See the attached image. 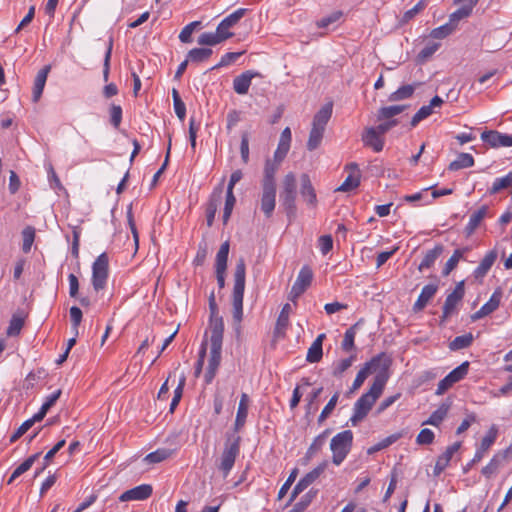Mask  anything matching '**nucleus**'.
<instances>
[{
	"label": "nucleus",
	"mask_w": 512,
	"mask_h": 512,
	"mask_svg": "<svg viewBox=\"0 0 512 512\" xmlns=\"http://www.w3.org/2000/svg\"><path fill=\"white\" fill-rule=\"evenodd\" d=\"M388 376L385 373H379L375 376L373 383L365 394H363L354 404V413L350 418V422L353 426H356L360 421H362L377 399L381 396L385 384L387 382Z\"/></svg>",
	"instance_id": "nucleus-1"
},
{
	"label": "nucleus",
	"mask_w": 512,
	"mask_h": 512,
	"mask_svg": "<svg viewBox=\"0 0 512 512\" xmlns=\"http://www.w3.org/2000/svg\"><path fill=\"white\" fill-rule=\"evenodd\" d=\"M246 264L239 258L234 270V287L232 293L233 319L240 323L243 318V296L245 290Z\"/></svg>",
	"instance_id": "nucleus-2"
},
{
	"label": "nucleus",
	"mask_w": 512,
	"mask_h": 512,
	"mask_svg": "<svg viewBox=\"0 0 512 512\" xmlns=\"http://www.w3.org/2000/svg\"><path fill=\"white\" fill-rule=\"evenodd\" d=\"M332 110L333 104L329 102L322 106L321 109L314 115L312 128L310 130L309 138L307 141V149L309 151H313L320 146L326 125L332 116Z\"/></svg>",
	"instance_id": "nucleus-3"
},
{
	"label": "nucleus",
	"mask_w": 512,
	"mask_h": 512,
	"mask_svg": "<svg viewBox=\"0 0 512 512\" xmlns=\"http://www.w3.org/2000/svg\"><path fill=\"white\" fill-rule=\"evenodd\" d=\"M223 333L220 325L215 324L213 333H210V357L208 367L205 373L206 383H211L214 379L221 362V350L223 343Z\"/></svg>",
	"instance_id": "nucleus-4"
},
{
	"label": "nucleus",
	"mask_w": 512,
	"mask_h": 512,
	"mask_svg": "<svg viewBox=\"0 0 512 512\" xmlns=\"http://www.w3.org/2000/svg\"><path fill=\"white\" fill-rule=\"evenodd\" d=\"M353 442V433L350 430H344L336 434L330 442L332 451V462L340 465L351 450Z\"/></svg>",
	"instance_id": "nucleus-5"
},
{
	"label": "nucleus",
	"mask_w": 512,
	"mask_h": 512,
	"mask_svg": "<svg viewBox=\"0 0 512 512\" xmlns=\"http://www.w3.org/2000/svg\"><path fill=\"white\" fill-rule=\"evenodd\" d=\"M109 272V259L106 253L100 254L92 266V285L95 291L103 290L106 286Z\"/></svg>",
	"instance_id": "nucleus-6"
},
{
	"label": "nucleus",
	"mask_w": 512,
	"mask_h": 512,
	"mask_svg": "<svg viewBox=\"0 0 512 512\" xmlns=\"http://www.w3.org/2000/svg\"><path fill=\"white\" fill-rule=\"evenodd\" d=\"M240 440L241 438L236 436L233 440L228 439L225 443L219 465V469L222 471L224 477L229 474L234 466L236 457L240 452Z\"/></svg>",
	"instance_id": "nucleus-7"
},
{
	"label": "nucleus",
	"mask_w": 512,
	"mask_h": 512,
	"mask_svg": "<svg viewBox=\"0 0 512 512\" xmlns=\"http://www.w3.org/2000/svg\"><path fill=\"white\" fill-rule=\"evenodd\" d=\"M312 280V269L308 265L303 266L299 271L297 279L291 288V291L289 293V299L291 301H296V299L300 297L311 285Z\"/></svg>",
	"instance_id": "nucleus-8"
},
{
	"label": "nucleus",
	"mask_w": 512,
	"mask_h": 512,
	"mask_svg": "<svg viewBox=\"0 0 512 512\" xmlns=\"http://www.w3.org/2000/svg\"><path fill=\"white\" fill-rule=\"evenodd\" d=\"M464 294V281H460L456 284L453 292L446 297L443 305L442 320L449 318L454 313L457 305L462 301Z\"/></svg>",
	"instance_id": "nucleus-9"
},
{
	"label": "nucleus",
	"mask_w": 512,
	"mask_h": 512,
	"mask_svg": "<svg viewBox=\"0 0 512 512\" xmlns=\"http://www.w3.org/2000/svg\"><path fill=\"white\" fill-rule=\"evenodd\" d=\"M328 461L321 462L312 471L307 473L300 481L295 485L291 493L290 502L293 501L302 491H304L309 485H311L327 468Z\"/></svg>",
	"instance_id": "nucleus-10"
},
{
	"label": "nucleus",
	"mask_w": 512,
	"mask_h": 512,
	"mask_svg": "<svg viewBox=\"0 0 512 512\" xmlns=\"http://www.w3.org/2000/svg\"><path fill=\"white\" fill-rule=\"evenodd\" d=\"M229 247V242L225 241L221 244L216 255L215 269L219 288H223L225 286V272L227 268Z\"/></svg>",
	"instance_id": "nucleus-11"
},
{
	"label": "nucleus",
	"mask_w": 512,
	"mask_h": 512,
	"mask_svg": "<svg viewBox=\"0 0 512 512\" xmlns=\"http://www.w3.org/2000/svg\"><path fill=\"white\" fill-rule=\"evenodd\" d=\"M381 361V356L373 357L370 361L366 362L364 366L358 371L356 378L350 388V393L357 391L364 383L366 378L377 371Z\"/></svg>",
	"instance_id": "nucleus-12"
},
{
	"label": "nucleus",
	"mask_w": 512,
	"mask_h": 512,
	"mask_svg": "<svg viewBox=\"0 0 512 512\" xmlns=\"http://www.w3.org/2000/svg\"><path fill=\"white\" fill-rule=\"evenodd\" d=\"M481 139L492 148L512 147V134L509 135L496 130H489L481 134Z\"/></svg>",
	"instance_id": "nucleus-13"
},
{
	"label": "nucleus",
	"mask_w": 512,
	"mask_h": 512,
	"mask_svg": "<svg viewBox=\"0 0 512 512\" xmlns=\"http://www.w3.org/2000/svg\"><path fill=\"white\" fill-rule=\"evenodd\" d=\"M153 492V488L150 484H142L123 492L119 496V501H143L148 499Z\"/></svg>",
	"instance_id": "nucleus-14"
},
{
	"label": "nucleus",
	"mask_w": 512,
	"mask_h": 512,
	"mask_svg": "<svg viewBox=\"0 0 512 512\" xmlns=\"http://www.w3.org/2000/svg\"><path fill=\"white\" fill-rule=\"evenodd\" d=\"M276 205V188L262 187V194L260 199V208L266 218L273 215Z\"/></svg>",
	"instance_id": "nucleus-15"
},
{
	"label": "nucleus",
	"mask_w": 512,
	"mask_h": 512,
	"mask_svg": "<svg viewBox=\"0 0 512 512\" xmlns=\"http://www.w3.org/2000/svg\"><path fill=\"white\" fill-rule=\"evenodd\" d=\"M362 141L365 146L372 148L375 152L383 150L384 138L374 127H368L364 130Z\"/></svg>",
	"instance_id": "nucleus-16"
},
{
	"label": "nucleus",
	"mask_w": 512,
	"mask_h": 512,
	"mask_svg": "<svg viewBox=\"0 0 512 512\" xmlns=\"http://www.w3.org/2000/svg\"><path fill=\"white\" fill-rule=\"evenodd\" d=\"M501 297V291L496 290L490 297L489 301L485 303L477 312L471 315L472 321L479 320L497 310L500 305Z\"/></svg>",
	"instance_id": "nucleus-17"
},
{
	"label": "nucleus",
	"mask_w": 512,
	"mask_h": 512,
	"mask_svg": "<svg viewBox=\"0 0 512 512\" xmlns=\"http://www.w3.org/2000/svg\"><path fill=\"white\" fill-rule=\"evenodd\" d=\"M497 437V429L492 426L487 434L482 438L480 447L477 449L469 466L478 463L484 457L485 453L489 450L491 445L495 442Z\"/></svg>",
	"instance_id": "nucleus-18"
},
{
	"label": "nucleus",
	"mask_w": 512,
	"mask_h": 512,
	"mask_svg": "<svg viewBox=\"0 0 512 512\" xmlns=\"http://www.w3.org/2000/svg\"><path fill=\"white\" fill-rule=\"evenodd\" d=\"M222 193H223V186L221 184L214 189V191L211 194L210 200L207 204L206 218H207V225L209 227L212 226V224L214 222V218H215L216 212L218 210V206L220 205L221 200H222Z\"/></svg>",
	"instance_id": "nucleus-19"
},
{
	"label": "nucleus",
	"mask_w": 512,
	"mask_h": 512,
	"mask_svg": "<svg viewBox=\"0 0 512 512\" xmlns=\"http://www.w3.org/2000/svg\"><path fill=\"white\" fill-rule=\"evenodd\" d=\"M301 181V189L300 194L303 200L312 208L317 205V197L315 189L311 183L310 177L308 174H302L300 177Z\"/></svg>",
	"instance_id": "nucleus-20"
},
{
	"label": "nucleus",
	"mask_w": 512,
	"mask_h": 512,
	"mask_svg": "<svg viewBox=\"0 0 512 512\" xmlns=\"http://www.w3.org/2000/svg\"><path fill=\"white\" fill-rule=\"evenodd\" d=\"M260 73L251 70L245 71L233 80V89L237 94L244 95L248 92L251 81L259 77Z\"/></svg>",
	"instance_id": "nucleus-21"
},
{
	"label": "nucleus",
	"mask_w": 512,
	"mask_h": 512,
	"mask_svg": "<svg viewBox=\"0 0 512 512\" xmlns=\"http://www.w3.org/2000/svg\"><path fill=\"white\" fill-rule=\"evenodd\" d=\"M246 11L247 10L245 8H239L232 14L228 15L217 26L218 32H220L221 34H228L229 38H231L234 34L230 32L229 29L234 27L241 20V18L245 15Z\"/></svg>",
	"instance_id": "nucleus-22"
},
{
	"label": "nucleus",
	"mask_w": 512,
	"mask_h": 512,
	"mask_svg": "<svg viewBox=\"0 0 512 512\" xmlns=\"http://www.w3.org/2000/svg\"><path fill=\"white\" fill-rule=\"evenodd\" d=\"M488 213L489 207L487 205H482L470 215L469 222L464 229L467 237L471 236L475 232Z\"/></svg>",
	"instance_id": "nucleus-23"
},
{
	"label": "nucleus",
	"mask_w": 512,
	"mask_h": 512,
	"mask_svg": "<svg viewBox=\"0 0 512 512\" xmlns=\"http://www.w3.org/2000/svg\"><path fill=\"white\" fill-rule=\"evenodd\" d=\"M438 290V286L436 284H428L422 288V291L413 305L414 312L422 311L428 302L434 297Z\"/></svg>",
	"instance_id": "nucleus-24"
},
{
	"label": "nucleus",
	"mask_w": 512,
	"mask_h": 512,
	"mask_svg": "<svg viewBox=\"0 0 512 512\" xmlns=\"http://www.w3.org/2000/svg\"><path fill=\"white\" fill-rule=\"evenodd\" d=\"M443 100L439 96H434L429 105L422 106L417 113L412 117L411 126L415 127L420 121L426 119L433 112V108L440 107Z\"/></svg>",
	"instance_id": "nucleus-25"
},
{
	"label": "nucleus",
	"mask_w": 512,
	"mask_h": 512,
	"mask_svg": "<svg viewBox=\"0 0 512 512\" xmlns=\"http://www.w3.org/2000/svg\"><path fill=\"white\" fill-rule=\"evenodd\" d=\"M50 69H51L50 65L44 66L37 73V75L35 77L34 86H33V97H32L34 102H38L40 97H41V95H42V93H43V90H44V87H45V83H46L48 74L50 72Z\"/></svg>",
	"instance_id": "nucleus-26"
},
{
	"label": "nucleus",
	"mask_w": 512,
	"mask_h": 512,
	"mask_svg": "<svg viewBox=\"0 0 512 512\" xmlns=\"http://www.w3.org/2000/svg\"><path fill=\"white\" fill-rule=\"evenodd\" d=\"M290 142H291V130L289 127H286L281 133L278 147L274 154V159L281 162L285 158V156L287 155V153L290 149Z\"/></svg>",
	"instance_id": "nucleus-27"
},
{
	"label": "nucleus",
	"mask_w": 512,
	"mask_h": 512,
	"mask_svg": "<svg viewBox=\"0 0 512 512\" xmlns=\"http://www.w3.org/2000/svg\"><path fill=\"white\" fill-rule=\"evenodd\" d=\"M280 162L278 160H267L264 167V175L262 180V187L276 188L275 174L279 168Z\"/></svg>",
	"instance_id": "nucleus-28"
},
{
	"label": "nucleus",
	"mask_w": 512,
	"mask_h": 512,
	"mask_svg": "<svg viewBox=\"0 0 512 512\" xmlns=\"http://www.w3.org/2000/svg\"><path fill=\"white\" fill-rule=\"evenodd\" d=\"M325 339V334H320L314 340L312 345L309 347L306 360L309 363H317L322 359L323 356V340Z\"/></svg>",
	"instance_id": "nucleus-29"
},
{
	"label": "nucleus",
	"mask_w": 512,
	"mask_h": 512,
	"mask_svg": "<svg viewBox=\"0 0 512 512\" xmlns=\"http://www.w3.org/2000/svg\"><path fill=\"white\" fill-rule=\"evenodd\" d=\"M296 196L297 193H279L281 206L289 219L296 215Z\"/></svg>",
	"instance_id": "nucleus-30"
},
{
	"label": "nucleus",
	"mask_w": 512,
	"mask_h": 512,
	"mask_svg": "<svg viewBox=\"0 0 512 512\" xmlns=\"http://www.w3.org/2000/svg\"><path fill=\"white\" fill-rule=\"evenodd\" d=\"M497 259V252L495 250L489 251L482 261L480 262L479 266L474 271L475 278H482L484 277L487 272L491 269L492 265Z\"/></svg>",
	"instance_id": "nucleus-31"
},
{
	"label": "nucleus",
	"mask_w": 512,
	"mask_h": 512,
	"mask_svg": "<svg viewBox=\"0 0 512 512\" xmlns=\"http://www.w3.org/2000/svg\"><path fill=\"white\" fill-rule=\"evenodd\" d=\"M209 309H210V333H213L215 324L220 325L221 332H224V323L221 316L218 315V307L215 300V295L212 292L209 297Z\"/></svg>",
	"instance_id": "nucleus-32"
},
{
	"label": "nucleus",
	"mask_w": 512,
	"mask_h": 512,
	"mask_svg": "<svg viewBox=\"0 0 512 512\" xmlns=\"http://www.w3.org/2000/svg\"><path fill=\"white\" fill-rule=\"evenodd\" d=\"M450 409V403H442L437 410H435L430 417L423 422V425L439 426L444 418L447 416Z\"/></svg>",
	"instance_id": "nucleus-33"
},
{
	"label": "nucleus",
	"mask_w": 512,
	"mask_h": 512,
	"mask_svg": "<svg viewBox=\"0 0 512 512\" xmlns=\"http://www.w3.org/2000/svg\"><path fill=\"white\" fill-rule=\"evenodd\" d=\"M227 39H229L228 34H221L220 32H218V29H216L215 33H212V32L202 33L198 38V43L200 45L213 46V45H217Z\"/></svg>",
	"instance_id": "nucleus-34"
},
{
	"label": "nucleus",
	"mask_w": 512,
	"mask_h": 512,
	"mask_svg": "<svg viewBox=\"0 0 512 512\" xmlns=\"http://www.w3.org/2000/svg\"><path fill=\"white\" fill-rule=\"evenodd\" d=\"M248 402H249L248 395L246 393H243L241 395V399H240L238 410H237L236 420H235V428L236 429H240L245 424L247 414H248Z\"/></svg>",
	"instance_id": "nucleus-35"
},
{
	"label": "nucleus",
	"mask_w": 512,
	"mask_h": 512,
	"mask_svg": "<svg viewBox=\"0 0 512 512\" xmlns=\"http://www.w3.org/2000/svg\"><path fill=\"white\" fill-rule=\"evenodd\" d=\"M442 252H443V247L441 245H438L435 248H433L432 250L427 251L426 254L424 255L423 260L421 261V263L418 266V270L420 272H422L425 269H429L430 267H432Z\"/></svg>",
	"instance_id": "nucleus-36"
},
{
	"label": "nucleus",
	"mask_w": 512,
	"mask_h": 512,
	"mask_svg": "<svg viewBox=\"0 0 512 512\" xmlns=\"http://www.w3.org/2000/svg\"><path fill=\"white\" fill-rule=\"evenodd\" d=\"M474 165V158L471 154L460 153L457 158L449 164L448 169L457 171L463 168H469Z\"/></svg>",
	"instance_id": "nucleus-37"
},
{
	"label": "nucleus",
	"mask_w": 512,
	"mask_h": 512,
	"mask_svg": "<svg viewBox=\"0 0 512 512\" xmlns=\"http://www.w3.org/2000/svg\"><path fill=\"white\" fill-rule=\"evenodd\" d=\"M406 108L405 105H392L387 107H382L378 110L377 119L379 121L383 120H393L392 118L404 111Z\"/></svg>",
	"instance_id": "nucleus-38"
},
{
	"label": "nucleus",
	"mask_w": 512,
	"mask_h": 512,
	"mask_svg": "<svg viewBox=\"0 0 512 512\" xmlns=\"http://www.w3.org/2000/svg\"><path fill=\"white\" fill-rule=\"evenodd\" d=\"M417 86H418V84H415V85L408 84V85L401 86L395 92L390 94L389 101L396 102V101H401V100L410 98L413 95L415 88Z\"/></svg>",
	"instance_id": "nucleus-39"
},
{
	"label": "nucleus",
	"mask_w": 512,
	"mask_h": 512,
	"mask_svg": "<svg viewBox=\"0 0 512 512\" xmlns=\"http://www.w3.org/2000/svg\"><path fill=\"white\" fill-rule=\"evenodd\" d=\"M511 188L512 189V171L507 175L501 178L495 179L492 184V187L489 190L490 194H497L503 189Z\"/></svg>",
	"instance_id": "nucleus-40"
},
{
	"label": "nucleus",
	"mask_w": 512,
	"mask_h": 512,
	"mask_svg": "<svg viewBox=\"0 0 512 512\" xmlns=\"http://www.w3.org/2000/svg\"><path fill=\"white\" fill-rule=\"evenodd\" d=\"M472 342H473V335L471 333L457 336L449 343V349L452 351L464 349V348L469 347L472 344Z\"/></svg>",
	"instance_id": "nucleus-41"
},
{
	"label": "nucleus",
	"mask_w": 512,
	"mask_h": 512,
	"mask_svg": "<svg viewBox=\"0 0 512 512\" xmlns=\"http://www.w3.org/2000/svg\"><path fill=\"white\" fill-rule=\"evenodd\" d=\"M212 55V50L210 48H194L189 51L188 59L189 61L200 63L206 61Z\"/></svg>",
	"instance_id": "nucleus-42"
},
{
	"label": "nucleus",
	"mask_w": 512,
	"mask_h": 512,
	"mask_svg": "<svg viewBox=\"0 0 512 512\" xmlns=\"http://www.w3.org/2000/svg\"><path fill=\"white\" fill-rule=\"evenodd\" d=\"M329 433L330 430L326 429L323 433H321L314 439L306 453L308 459L312 458L322 448V446L325 444L326 438Z\"/></svg>",
	"instance_id": "nucleus-43"
},
{
	"label": "nucleus",
	"mask_w": 512,
	"mask_h": 512,
	"mask_svg": "<svg viewBox=\"0 0 512 512\" xmlns=\"http://www.w3.org/2000/svg\"><path fill=\"white\" fill-rule=\"evenodd\" d=\"M172 455V451L169 449H158L154 452L149 453L144 458V461H146L149 464H155L160 463L166 459H168Z\"/></svg>",
	"instance_id": "nucleus-44"
},
{
	"label": "nucleus",
	"mask_w": 512,
	"mask_h": 512,
	"mask_svg": "<svg viewBox=\"0 0 512 512\" xmlns=\"http://www.w3.org/2000/svg\"><path fill=\"white\" fill-rule=\"evenodd\" d=\"M467 249H456L453 253V255L448 259L446 262L444 268H443V275L447 276L449 275L458 265V262L463 257L464 252Z\"/></svg>",
	"instance_id": "nucleus-45"
},
{
	"label": "nucleus",
	"mask_w": 512,
	"mask_h": 512,
	"mask_svg": "<svg viewBox=\"0 0 512 512\" xmlns=\"http://www.w3.org/2000/svg\"><path fill=\"white\" fill-rule=\"evenodd\" d=\"M291 311V306L287 303L283 306L276 323L275 331L276 333H280L284 331L289 323V314Z\"/></svg>",
	"instance_id": "nucleus-46"
},
{
	"label": "nucleus",
	"mask_w": 512,
	"mask_h": 512,
	"mask_svg": "<svg viewBox=\"0 0 512 512\" xmlns=\"http://www.w3.org/2000/svg\"><path fill=\"white\" fill-rule=\"evenodd\" d=\"M468 369H469V362L465 361L461 365H459L458 367L453 369L447 375V377L449 378V380H451V382L454 385L455 383L459 382L460 380H462L467 375Z\"/></svg>",
	"instance_id": "nucleus-47"
},
{
	"label": "nucleus",
	"mask_w": 512,
	"mask_h": 512,
	"mask_svg": "<svg viewBox=\"0 0 512 512\" xmlns=\"http://www.w3.org/2000/svg\"><path fill=\"white\" fill-rule=\"evenodd\" d=\"M296 176L289 172L282 180L280 193H297Z\"/></svg>",
	"instance_id": "nucleus-48"
},
{
	"label": "nucleus",
	"mask_w": 512,
	"mask_h": 512,
	"mask_svg": "<svg viewBox=\"0 0 512 512\" xmlns=\"http://www.w3.org/2000/svg\"><path fill=\"white\" fill-rule=\"evenodd\" d=\"M356 360V354L351 355L346 359H342L334 364L332 374L335 377H340L348 368L351 367L353 362Z\"/></svg>",
	"instance_id": "nucleus-49"
},
{
	"label": "nucleus",
	"mask_w": 512,
	"mask_h": 512,
	"mask_svg": "<svg viewBox=\"0 0 512 512\" xmlns=\"http://www.w3.org/2000/svg\"><path fill=\"white\" fill-rule=\"evenodd\" d=\"M357 324L351 326L344 334L341 347L344 351L349 352L354 349V339L356 335Z\"/></svg>",
	"instance_id": "nucleus-50"
},
{
	"label": "nucleus",
	"mask_w": 512,
	"mask_h": 512,
	"mask_svg": "<svg viewBox=\"0 0 512 512\" xmlns=\"http://www.w3.org/2000/svg\"><path fill=\"white\" fill-rule=\"evenodd\" d=\"M339 396H340V393L336 392L330 398V400L328 401L326 406L323 408L321 414L319 415V418H318L319 423H322L323 421H325L330 416V414L333 412V410L335 409V407L337 405Z\"/></svg>",
	"instance_id": "nucleus-51"
},
{
	"label": "nucleus",
	"mask_w": 512,
	"mask_h": 512,
	"mask_svg": "<svg viewBox=\"0 0 512 512\" xmlns=\"http://www.w3.org/2000/svg\"><path fill=\"white\" fill-rule=\"evenodd\" d=\"M22 237V250L23 252L28 253L31 250L32 244L35 239V229L31 226L24 228V230L22 231Z\"/></svg>",
	"instance_id": "nucleus-52"
},
{
	"label": "nucleus",
	"mask_w": 512,
	"mask_h": 512,
	"mask_svg": "<svg viewBox=\"0 0 512 512\" xmlns=\"http://www.w3.org/2000/svg\"><path fill=\"white\" fill-rule=\"evenodd\" d=\"M235 203H236V198L233 194V190H227L225 207H224V212H223V223L224 224H226L228 222Z\"/></svg>",
	"instance_id": "nucleus-53"
},
{
	"label": "nucleus",
	"mask_w": 512,
	"mask_h": 512,
	"mask_svg": "<svg viewBox=\"0 0 512 512\" xmlns=\"http://www.w3.org/2000/svg\"><path fill=\"white\" fill-rule=\"evenodd\" d=\"M456 28V24L446 23L440 27H437L431 31V37L435 39H443L450 35Z\"/></svg>",
	"instance_id": "nucleus-54"
},
{
	"label": "nucleus",
	"mask_w": 512,
	"mask_h": 512,
	"mask_svg": "<svg viewBox=\"0 0 512 512\" xmlns=\"http://www.w3.org/2000/svg\"><path fill=\"white\" fill-rule=\"evenodd\" d=\"M40 453H35L31 456H29L24 462H22L14 471V477H19L23 473L27 472L32 465L35 463V461L39 458Z\"/></svg>",
	"instance_id": "nucleus-55"
},
{
	"label": "nucleus",
	"mask_w": 512,
	"mask_h": 512,
	"mask_svg": "<svg viewBox=\"0 0 512 512\" xmlns=\"http://www.w3.org/2000/svg\"><path fill=\"white\" fill-rule=\"evenodd\" d=\"M461 446V442H455L454 444L448 446L446 450L437 458L440 462H442L445 466H448L453 455L459 450Z\"/></svg>",
	"instance_id": "nucleus-56"
},
{
	"label": "nucleus",
	"mask_w": 512,
	"mask_h": 512,
	"mask_svg": "<svg viewBox=\"0 0 512 512\" xmlns=\"http://www.w3.org/2000/svg\"><path fill=\"white\" fill-rule=\"evenodd\" d=\"M24 325V320L23 318L17 316V315H13L11 320H10V323H9V326L7 328V335L8 336H16L20 333L22 327Z\"/></svg>",
	"instance_id": "nucleus-57"
},
{
	"label": "nucleus",
	"mask_w": 512,
	"mask_h": 512,
	"mask_svg": "<svg viewBox=\"0 0 512 512\" xmlns=\"http://www.w3.org/2000/svg\"><path fill=\"white\" fill-rule=\"evenodd\" d=\"M360 184V177L359 175L353 176L349 175L345 181L336 189V191L341 192H349L355 188H357Z\"/></svg>",
	"instance_id": "nucleus-58"
},
{
	"label": "nucleus",
	"mask_w": 512,
	"mask_h": 512,
	"mask_svg": "<svg viewBox=\"0 0 512 512\" xmlns=\"http://www.w3.org/2000/svg\"><path fill=\"white\" fill-rule=\"evenodd\" d=\"M200 25L199 21H194L186 25L179 34V39L183 43H189L191 42V36L196 27Z\"/></svg>",
	"instance_id": "nucleus-59"
},
{
	"label": "nucleus",
	"mask_w": 512,
	"mask_h": 512,
	"mask_svg": "<svg viewBox=\"0 0 512 512\" xmlns=\"http://www.w3.org/2000/svg\"><path fill=\"white\" fill-rule=\"evenodd\" d=\"M426 6V0H420L413 8L407 10L401 20L402 23H407L413 19L419 12H421Z\"/></svg>",
	"instance_id": "nucleus-60"
},
{
	"label": "nucleus",
	"mask_w": 512,
	"mask_h": 512,
	"mask_svg": "<svg viewBox=\"0 0 512 512\" xmlns=\"http://www.w3.org/2000/svg\"><path fill=\"white\" fill-rule=\"evenodd\" d=\"M434 433L432 430L425 428L422 429L417 435L416 442L419 445H429L434 441Z\"/></svg>",
	"instance_id": "nucleus-61"
},
{
	"label": "nucleus",
	"mask_w": 512,
	"mask_h": 512,
	"mask_svg": "<svg viewBox=\"0 0 512 512\" xmlns=\"http://www.w3.org/2000/svg\"><path fill=\"white\" fill-rule=\"evenodd\" d=\"M400 435L398 434H393V435H390L388 437H386L385 439H383L381 442H379L378 444H376L375 446L371 447L369 450H368V453H373V452H376V451H379V450H382L388 446H390L391 444H393L394 442H396L398 439H399Z\"/></svg>",
	"instance_id": "nucleus-62"
},
{
	"label": "nucleus",
	"mask_w": 512,
	"mask_h": 512,
	"mask_svg": "<svg viewBox=\"0 0 512 512\" xmlns=\"http://www.w3.org/2000/svg\"><path fill=\"white\" fill-rule=\"evenodd\" d=\"M472 5L471 6H463L459 8L457 11L452 13L450 15V23L455 24L457 21L468 17L472 12Z\"/></svg>",
	"instance_id": "nucleus-63"
},
{
	"label": "nucleus",
	"mask_w": 512,
	"mask_h": 512,
	"mask_svg": "<svg viewBox=\"0 0 512 512\" xmlns=\"http://www.w3.org/2000/svg\"><path fill=\"white\" fill-rule=\"evenodd\" d=\"M111 124L118 128L122 120V108L119 105H112L110 109Z\"/></svg>",
	"instance_id": "nucleus-64"
}]
</instances>
